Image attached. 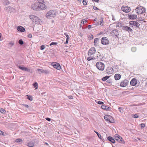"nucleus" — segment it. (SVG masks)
<instances>
[{
    "label": "nucleus",
    "mask_w": 147,
    "mask_h": 147,
    "mask_svg": "<svg viewBox=\"0 0 147 147\" xmlns=\"http://www.w3.org/2000/svg\"><path fill=\"white\" fill-rule=\"evenodd\" d=\"M29 17L33 22H35V24H41L42 22L41 20L37 17L33 15H31L29 16Z\"/></svg>",
    "instance_id": "1"
},
{
    "label": "nucleus",
    "mask_w": 147,
    "mask_h": 147,
    "mask_svg": "<svg viewBox=\"0 0 147 147\" xmlns=\"http://www.w3.org/2000/svg\"><path fill=\"white\" fill-rule=\"evenodd\" d=\"M56 16V13L54 10L49 11L46 14V17L47 18L51 19L54 17Z\"/></svg>",
    "instance_id": "2"
},
{
    "label": "nucleus",
    "mask_w": 147,
    "mask_h": 147,
    "mask_svg": "<svg viewBox=\"0 0 147 147\" xmlns=\"http://www.w3.org/2000/svg\"><path fill=\"white\" fill-rule=\"evenodd\" d=\"M121 23L119 22L118 23H115L112 24L110 25V27H116L119 28H129V27L127 26H124Z\"/></svg>",
    "instance_id": "3"
},
{
    "label": "nucleus",
    "mask_w": 147,
    "mask_h": 147,
    "mask_svg": "<svg viewBox=\"0 0 147 147\" xmlns=\"http://www.w3.org/2000/svg\"><path fill=\"white\" fill-rule=\"evenodd\" d=\"M97 68L100 70L103 71L105 68L104 64L101 62H97L96 64Z\"/></svg>",
    "instance_id": "4"
},
{
    "label": "nucleus",
    "mask_w": 147,
    "mask_h": 147,
    "mask_svg": "<svg viewBox=\"0 0 147 147\" xmlns=\"http://www.w3.org/2000/svg\"><path fill=\"white\" fill-rule=\"evenodd\" d=\"M135 10L136 13L138 14H142L145 11V9L141 6L138 7Z\"/></svg>",
    "instance_id": "5"
},
{
    "label": "nucleus",
    "mask_w": 147,
    "mask_h": 147,
    "mask_svg": "<svg viewBox=\"0 0 147 147\" xmlns=\"http://www.w3.org/2000/svg\"><path fill=\"white\" fill-rule=\"evenodd\" d=\"M101 42L102 44L107 45L109 43L108 39L106 37H104L101 39Z\"/></svg>",
    "instance_id": "6"
},
{
    "label": "nucleus",
    "mask_w": 147,
    "mask_h": 147,
    "mask_svg": "<svg viewBox=\"0 0 147 147\" xmlns=\"http://www.w3.org/2000/svg\"><path fill=\"white\" fill-rule=\"evenodd\" d=\"M115 137L116 140L118 142L121 143L122 144H124L125 143V142L123 139L118 134H116L115 136Z\"/></svg>",
    "instance_id": "7"
},
{
    "label": "nucleus",
    "mask_w": 147,
    "mask_h": 147,
    "mask_svg": "<svg viewBox=\"0 0 147 147\" xmlns=\"http://www.w3.org/2000/svg\"><path fill=\"white\" fill-rule=\"evenodd\" d=\"M43 2H38V7H39V10H44L47 7L43 3Z\"/></svg>",
    "instance_id": "8"
},
{
    "label": "nucleus",
    "mask_w": 147,
    "mask_h": 147,
    "mask_svg": "<svg viewBox=\"0 0 147 147\" xmlns=\"http://www.w3.org/2000/svg\"><path fill=\"white\" fill-rule=\"evenodd\" d=\"M95 48L94 47H91L89 50L88 52V55L89 56H91L94 54L96 52Z\"/></svg>",
    "instance_id": "9"
},
{
    "label": "nucleus",
    "mask_w": 147,
    "mask_h": 147,
    "mask_svg": "<svg viewBox=\"0 0 147 147\" xmlns=\"http://www.w3.org/2000/svg\"><path fill=\"white\" fill-rule=\"evenodd\" d=\"M129 23V24L131 25L129 26L131 27H133V26H135L138 28L140 25V24L138 22L135 21H130Z\"/></svg>",
    "instance_id": "10"
},
{
    "label": "nucleus",
    "mask_w": 147,
    "mask_h": 147,
    "mask_svg": "<svg viewBox=\"0 0 147 147\" xmlns=\"http://www.w3.org/2000/svg\"><path fill=\"white\" fill-rule=\"evenodd\" d=\"M104 118L107 121L113 123V121L112 120V118L111 116L108 115H106L104 116Z\"/></svg>",
    "instance_id": "11"
},
{
    "label": "nucleus",
    "mask_w": 147,
    "mask_h": 147,
    "mask_svg": "<svg viewBox=\"0 0 147 147\" xmlns=\"http://www.w3.org/2000/svg\"><path fill=\"white\" fill-rule=\"evenodd\" d=\"M31 8L32 9L34 10H39V7H38V2L35 3L33 4H32L31 6Z\"/></svg>",
    "instance_id": "12"
},
{
    "label": "nucleus",
    "mask_w": 147,
    "mask_h": 147,
    "mask_svg": "<svg viewBox=\"0 0 147 147\" xmlns=\"http://www.w3.org/2000/svg\"><path fill=\"white\" fill-rule=\"evenodd\" d=\"M52 65L54 68L58 70H60L61 69V66L59 63L56 62L52 63Z\"/></svg>",
    "instance_id": "13"
},
{
    "label": "nucleus",
    "mask_w": 147,
    "mask_h": 147,
    "mask_svg": "<svg viewBox=\"0 0 147 147\" xmlns=\"http://www.w3.org/2000/svg\"><path fill=\"white\" fill-rule=\"evenodd\" d=\"M110 34L112 36H115L117 37L119 35V32L116 29L113 30L110 32Z\"/></svg>",
    "instance_id": "14"
},
{
    "label": "nucleus",
    "mask_w": 147,
    "mask_h": 147,
    "mask_svg": "<svg viewBox=\"0 0 147 147\" xmlns=\"http://www.w3.org/2000/svg\"><path fill=\"white\" fill-rule=\"evenodd\" d=\"M128 83V80L126 79L125 80L121 82L120 86L122 87H125L127 85Z\"/></svg>",
    "instance_id": "15"
},
{
    "label": "nucleus",
    "mask_w": 147,
    "mask_h": 147,
    "mask_svg": "<svg viewBox=\"0 0 147 147\" xmlns=\"http://www.w3.org/2000/svg\"><path fill=\"white\" fill-rule=\"evenodd\" d=\"M106 71L107 73L108 74H112L114 72L113 68L111 67H108L106 69Z\"/></svg>",
    "instance_id": "16"
},
{
    "label": "nucleus",
    "mask_w": 147,
    "mask_h": 147,
    "mask_svg": "<svg viewBox=\"0 0 147 147\" xmlns=\"http://www.w3.org/2000/svg\"><path fill=\"white\" fill-rule=\"evenodd\" d=\"M121 9L122 11L126 13L128 12L130 10V7L127 6L122 7Z\"/></svg>",
    "instance_id": "17"
},
{
    "label": "nucleus",
    "mask_w": 147,
    "mask_h": 147,
    "mask_svg": "<svg viewBox=\"0 0 147 147\" xmlns=\"http://www.w3.org/2000/svg\"><path fill=\"white\" fill-rule=\"evenodd\" d=\"M137 83V80L136 79L134 78L132 79L130 82V84L131 86H135Z\"/></svg>",
    "instance_id": "18"
},
{
    "label": "nucleus",
    "mask_w": 147,
    "mask_h": 147,
    "mask_svg": "<svg viewBox=\"0 0 147 147\" xmlns=\"http://www.w3.org/2000/svg\"><path fill=\"white\" fill-rule=\"evenodd\" d=\"M37 70L38 71V73L39 74H41V73H45L47 74H48L49 73V71L47 70L38 69Z\"/></svg>",
    "instance_id": "19"
},
{
    "label": "nucleus",
    "mask_w": 147,
    "mask_h": 147,
    "mask_svg": "<svg viewBox=\"0 0 147 147\" xmlns=\"http://www.w3.org/2000/svg\"><path fill=\"white\" fill-rule=\"evenodd\" d=\"M18 68L20 69H21L23 71H27L28 72H30V69L28 68L25 67L23 66H18Z\"/></svg>",
    "instance_id": "20"
},
{
    "label": "nucleus",
    "mask_w": 147,
    "mask_h": 147,
    "mask_svg": "<svg viewBox=\"0 0 147 147\" xmlns=\"http://www.w3.org/2000/svg\"><path fill=\"white\" fill-rule=\"evenodd\" d=\"M5 9L7 11V12H12L14 10V9L12 7L10 6L5 7Z\"/></svg>",
    "instance_id": "21"
},
{
    "label": "nucleus",
    "mask_w": 147,
    "mask_h": 147,
    "mask_svg": "<svg viewBox=\"0 0 147 147\" xmlns=\"http://www.w3.org/2000/svg\"><path fill=\"white\" fill-rule=\"evenodd\" d=\"M128 18H129L131 20L135 19L137 18V15L134 14L128 15Z\"/></svg>",
    "instance_id": "22"
},
{
    "label": "nucleus",
    "mask_w": 147,
    "mask_h": 147,
    "mask_svg": "<svg viewBox=\"0 0 147 147\" xmlns=\"http://www.w3.org/2000/svg\"><path fill=\"white\" fill-rule=\"evenodd\" d=\"M101 107L102 109L106 111L110 110L111 109L110 107H108L107 106L105 105H102L101 106Z\"/></svg>",
    "instance_id": "23"
},
{
    "label": "nucleus",
    "mask_w": 147,
    "mask_h": 147,
    "mask_svg": "<svg viewBox=\"0 0 147 147\" xmlns=\"http://www.w3.org/2000/svg\"><path fill=\"white\" fill-rule=\"evenodd\" d=\"M114 78L116 80H119L121 78V75L119 74H116L114 76Z\"/></svg>",
    "instance_id": "24"
},
{
    "label": "nucleus",
    "mask_w": 147,
    "mask_h": 147,
    "mask_svg": "<svg viewBox=\"0 0 147 147\" xmlns=\"http://www.w3.org/2000/svg\"><path fill=\"white\" fill-rule=\"evenodd\" d=\"M99 39L98 38H96L94 40V45L95 47H97L98 45V42Z\"/></svg>",
    "instance_id": "25"
},
{
    "label": "nucleus",
    "mask_w": 147,
    "mask_h": 147,
    "mask_svg": "<svg viewBox=\"0 0 147 147\" xmlns=\"http://www.w3.org/2000/svg\"><path fill=\"white\" fill-rule=\"evenodd\" d=\"M107 139L113 143L115 142V140L111 137L109 136L107 138Z\"/></svg>",
    "instance_id": "26"
},
{
    "label": "nucleus",
    "mask_w": 147,
    "mask_h": 147,
    "mask_svg": "<svg viewBox=\"0 0 147 147\" xmlns=\"http://www.w3.org/2000/svg\"><path fill=\"white\" fill-rule=\"evenodd\" d=\"M34 145V144L32 142H30L28 143L27 146L30 147H33Z\"/></svg>",
    "instance_id": "27"
},
{
    "label": "nucleus",
    "mask_w": 147,
    "mask_h": 147,
    "mask_svg": "<svg viewBox=\"0 0 147 147\" xmlns=\"http://www.w3.org/2000/svg\"><path fill=\"white\" fill-rule=\"evenodd\" d=\"M17 30L20 32H24L25 30V28H17Z\"/></svg>",
    "instance_id": "28"
},
{
    "label": "nucleus",
    "mask_w": 147,
    "mask_h": 147,
    "mask_svg": "<svg viewBox=\"0 0 147 147\" xmlns=\"http://www.w3.org/2000/svg\"><path fill=\"white\" fill-rule=\"evenodd\" d=\"M26 96H27V98L28 99L30 100L31 101L32 100L33 98L31 96H29L28 95H26Z\"/></svg>",
    "instance_id": "29"
},
{
    "label": "nucleus",
    "mask_w": 147,
    "mask_h": 147,
    "mask_svg": "<svg viewBox=\"0 0 147 147\" xmlns=\"http://www.w3.org/2000/svg\"><path fill=\"white\" fill-rule=\"evenodd\" d=\"M110 77L109 76H107L105 77H104L102 79V80L103 81H105L107 80Z\"/></svg>",
    "instance_id": "30"
},
{
    "label": "nucleus",
    "mask_w": 147,
    "mask_h": 147,
    "mask_svg": "<svg viewBox=\"0 0 147 147\" xmlns=\"http://www.w3.org/2000/svg\"><path fill=\"white\" fill-rule=\"evenodd\" d=\"M94 57L89 56L87 57V60L88 61H90L91 60L94 59Z\"/></svg>",
    "instance_id": "31"
},
{
    "label": "nucleus",
    "mask_w": 147,
    "mask_h": 147,
    "mask_svg": "<svg viewBox=\"0 0 147 147\" xmlns=\"http://www.w3.org/2000/svg\"><path fill=\"white\" fill-rule=\"evenodd\" d=\"M33 86L34 88H35V89H36L38 88V84L37 82H35L33 84Z\"/></svg>",
    "instance_id": "32"
},
{
    "label": "nucleus",
    "mask_w": 147,
    "mask_h": 147,
    "mask_svg": "<svg viewBox=\"0 0 147 147\" xmlns=\"http://www.w3.org/2000/svg\"><path fill=\"white\" fill-rule=\"evenodd\" d=\"M124 30L127 31L129 32H131L132 31V30L131 28H124Z\"/></svg>",
    "instance_id": "33"
},
{
    "label": "nucleus",
    "mask_w": 147,
    "mask_h": 147,
    "mask_svg": "<svg viewBox=\"0 0 147 147\" xmlns=\"http://www.w3.org/2000/svg\"><path fill=\"white\" fill-rule=\"evenodd\" d=\"M39 28H33V30L36 32H38L39 31Z\"/></svg>",
    "instance_id": "34"
},
{
    "label": "nucleus",
    "mask_w": 147,
    "mask_h": 147,
    "mask_svg": "<svg viewBox=\"0 0 147 147\" xmlns=\"http://www.w3.org/2000/svg\"><path fill=\"white\" fill-rule=\"evenodd\" d=\"M10 3V2L7 0H4V3L6 5H9Z\"/></svg>",
    "instance_id": "35"
},
{
    "label": "nucleus",
    "mask_w": 147,
    "mask_h": 147,
    "mask_svg": "<svg viewBox=\"0 0 147 147\" xmlns=\"http://www.w3.org/2000/svg\"><path fill=\"white\" fill-rule=\"evenodd\" d=\"M18 42L21 45H22L24 44L23 41L22 39L20 40H19Z\"/></svg>",
    "instance_id": "36"
},
{
    "label": "nucleus",
    "mask_w": 147,
    "mask_h": 147,
    "mask_svg": "<svg viewBox=\"0 0 147 147\" xmlns=\"http://www.w3.org/2000/svg\"><path fill=\"white\" fill-rule=\"evenodd\" d=\"M22 141V139L20 138L17 139L16 140V142H20Z\"/></svg>",
    "instance_id": "37"
},
{
    "label": "nucleus",
    "mask_w": 147,
    "mask_h": 147,
    "mask_svg": "<svg viewBox=\"0 0 147 147\" xmlns=\"http://www.w3.org/2000/svg\"><path fill=\"white\" fill-rule=\"evenodd\" d=\"M94 132L96 133V134H97L98 136V137H99V138H101V136L100 135V134L99 133H98L96 131H94Z\"/></svg>",
    "instance_id": "38"
},
{
    "label": "nucleus",
    "mask_w": 147,
    "mask_h": 147,
    "mask_svg": "<svg viewBox=\"0 0 147 147\" xmlns=\"http://www.w3.org/2000/svg\"><path fill=\"white\" fill-rule=\"evenodd\" d=\"M0 111L1 113H5V109L3 108H1L0 109Z\"/></svg>",
    "instance_id": "39"
},
{
    "label": "nucleus",
    "mask_w": 147,
    "mask_h": 147,
    "mask_svg": "<svg viewBox=\"0 0 147 147\" xmlns=\"http://www.w3.org/2000/svg\"><path fill=\"white\" fill-rule=\"evenodd\" d=\"M57 42H52L50 44V46H52V45H57Z\"/></svg>",
    "instance_id": "40"
},
{
    "label": "nucleus",
    "mask_w": 147,
    "mask_h": 147,
    "mask_svg": "<svg viewBox=\"0 0 147 147\" xmlns=\"http://www.w3.org/2000/svg\"><path fill=\"white\" fill-rule=\"evenodd\" d=\"M118 109L120 112L121 113H123V109L121 107H119V108Z\"/></svg>",
    "instance_id": "41"
},
{
    "label": "nucleus",
    "mask_w": 147,
    "mask_h": 147,
    "mask_svg": "<svg viewBox=\"0 0 147 147\" xmlns=\"http://www.w3.org/2000/svg\"><path fill=\"white\" fill-rule=\"evenodd\" d=\"M136 49L135 47H132L131 49V51L133 52H135L136 51Z\"/></svg>",
    "instance_id": "42"
},
{
    "label": "nucleus",
    "mask_w": 147,
    "mask_h": 147,
    "mask_svg": "<svg viewBox=\"0 0 147 147\" xmlns=\"http://www.w3.org/2000/svg\"><path fill=\"white\" fill-rule=\"evenodd\" d=\"M14 44V42L13 41H12L9 42V44L10 45L11 47Z\"/></svg>",
    "instance_id": "43"
},
{
    "label": "nucleus",
    "mask_w": 147,
    "mask_h": 147,
    "mask_svg": "<svg viewBox=\"0 0 147 147\" xmlns=\"http://www.w3.org/2000/svg\"><path fill=\"white\" fill-rule=\"evenodd\" d=\"M82 3L84 5H86L87 4L86 0H82Z\"/></svg>",
    "instance_id": "44"
},
{
    "label": "nucleus",
    "mask_w": 147,
    "mask_h": 147,
    "mask_svg": "<svg viewBox=\"0 0 147 147\" xmlns=\"http://www.w3.org/2000/svg\"><path fill=\"white\" fill-rule=\"evenodd\" d=\"M86 22H87V21L85 19H84L82 20V22H81V24H83L85 25V23H86Z\"/></svg>",
    "instance_id": "45"
},
{
    "label": "nucleus",
    "mask_w": 147,
    "mask_h": 147,
    "mask_svg": "<svg viewBox=\"0 0 147 147\" xmlns=\"http://www.w3.org/2000/svg\"><path fill=\"white\" fill-rule=\"evenodd\" d=\"M132 115L133 116V117L135 118H138L139 117V116L137 114L133 115Z\"/></svg>",
    "instance_id": "46"
},
{
    "label": "nucleus",
    "mask_w": 147,
    "mask_h": 147,
    "mask_svg": "<svg viewBox=\"0 0 147 147\" xmlns=\"http://www.w3.org/2000/svg\"><path fill=\"white\" fill-rule=\"evenodd\" d=\"M45 48V46L44 45H42L40 47V49L43 50Z\"/></svg>",
    "instance_id": "47"
},
{
    "label": "nucleus",
    "mask_w": 147,
    "mask_h": 147,
    "mask_svg": "<svg viewBox=\"0 0 147 147\" xmlns=\"http://www.w3.org/2000/svg\"><path fill=\"white\" fill-rule=\"evenodd\" d=\"M64 34L66 36V37H67L66 38L69 39V36L67 34V33H65Z\"/></svg>",
    "instance_id": "48"
},
{
    "label": "nucleus",
    "mask_w": 147,
    "mask_h": 147,
    "mask_svg": "<svg viewBox=\"0 0 147 147\" xmlns=\"http://www.w3.org/2000/svg\"><path fill=\"white\" fill-rule=\"evenodd\" d=\"M97 103L98 104L102 105L104 104V102L102 101H99L97 102Z\"/></svg>",
    "instance_id": "49"
},
{
    "label": "nucleus",
    "mask_w": 147,
    "mask_h": 147,
    "mask_svg": "<svg viewBox=\"0 0 147 147\" xmlns=\"http://www.w3.org/2000/svg\"><path fill=\"white\" fill-rule=\"evenodd\" d=\"M140 126H141V128H144L145 127V125L143 123H141L140 124Z\"/></svg>",
    "instance_id": "50"
},
{
    "label": "nucleus",
    "mask_w": 147,
    "mask_h": 147,
    "mask_svg": "<svg viewBox=\"0 0 147 147\" xmlns=\"http://www.w3.org/2000/svg\"><path fill=\"white\" fill-rule=\"evenodd\" d=\"M93 9L94 10H98V9L96 7L94 6L93 7Z\"/></svg>",
    "instance_id": "51"
},
{
    "label": "nucleus",
    "mask_w": 147,
    "mask_h": 147,
    "mask_svg": "<svg viewBox=\"0 0 147 147\" xmlns=\"http://www.w3.org/2000/svg\"><path fill=\"white\" fill-rule=\"evenodd\" d=\"M69 39L66 38V41L65 42V44H67L68 43Z\"/></svg>",
    "instance_id": "52"
},
{
    "label": "nucleus",
    "mask_w": 147,
    "mask_h": 147,
    "mask_svg": "<svg viewBox=\"0 0 147 147\" xmlns=\"http://www.w3.org/2000/svg\"><path fill=\"white\" fill-rule=\"evenodd\" d=\"M100 24L101 26H102L103 25V24H102V20H101L100 21Z\"/></svg>",
    "instance_id": "53"
},
{
    "label": "nucleus",
    "mask_w": 147,
    "mask_h": 147,
    "mask_svg": "<svg viewBox=\"0 0 147 147\" xmlns=\"http://www.w3.org/2000/svg\"><path fill=\"white\" fill-rule=\"evenodd\" d=\"M3 132L1 130H0V135H3Z\"/></svg>",
    "instance_id": "54"
},
{
    "label": "nucleus",
    "mask_w": 147,
    "mask_h": 147,
    "mask_svg": "<svg viewBox=\"0 0 147 147\" xmlns=\"http://www.w3.org/2000/svg\"><path fill=\"white\" fill-rule=\"evenodd\" d=\"M46 120H47L48 121H51V119L50 118H48V117H47V118H46Z\"/></svg>",
    "instance_id": "55"
},
{
    "label": "nucleus",
    "mask_w": 147,
    "mask_h": 147,
    "mask_svg": "<svg viewBox=\"0 0 147 147\" xmlns=\"http://www.w3.org/2000/svg\"><path fill=\"white\" fill-rule=\"evenodd\" d=\"M28 37L30 38H32V35L31 34H29V35H28Z\"/></svg>",
    "instance_id": "56"
},
{
    "label": "nucleus",
    "mask_w": 147,
    "mask_h": 147,
    "mask_svg": "<svg viewBox=\"0 0 147 147\" xmlns=\"http://www.w3.org/2000/svg\"><path fill=\"white\" fill-rule=\"evenodd\" d=\"M112 20L114 21H115V20L114 16L113 15L112 16Z\"/></svg>",
    "instance_id": "57"
},
{
    "label": "nucleus",
    "mask_w": 147,
    "mask_h": 147,
    "mask_svg": "<svg viewBox=\"0 0 147 147\" xmlns=\"http://www.w3.org/2000/svg\"><path fill=\"white\" fill-rule=\"evenodd\" d=\"M68 98L70 99H72L73 98V97L72 96H68Z\"/></svg>",
    "instance_id": "58"
},
{
    "label": "nucleus",
    "mask_w": 147,
    "mask_h": 147,
    "mask_svg": "<svg viewBox=\"0 0 147 147\" xmlns=\"http://www.w3.org/2000/svg\"><path fill=\"white\" fill-rule=\"evenodd\" d=\"M99 1V0H92V1L97 3H98V2Z\"/></svg>",
    "instance_id": "59"
},
{
    "label": "nucleus",
    "mask_w": 147,
    "mask_h": 147,
    "mask_svg": "<svg viewBox=\"0 0 147 147\" xmlns=\"http://www.w3.org/2000/svg\"><path fill=\"white\" fill-rule=\"evenodd\" d=\"M24 107L26 108H28L29 107V106L28 105H24Z\"/></svg>",
    "instance_id": "60"
},
{
    "label": "nucleus",
    "mask_w": 147,
    "mask_h": 147,
    "mask_svg": "<svg viewBox=\"0 0 147 147\" xmlns=\"http://www.w3.org/2000/svg\"><path fill=\"white\" fill-rule=\"evenodd\" d=\"M37 1H40V2H44L43 0H37Z\"/></svg>",
    "instance_id": "61"
},
{
    "label": "nucleus",
    "mask_w": 147,
    "mask_h": 147,
    "mask_svg": "<svg viewBox=\"0 0 147 147\" xmlns=\"http://www.w3.org/2000/svg\"><path fill=\"white\" fill-rule=\"evenodd\" d=\"M90 37L91 39H92L93 38V36L92 35H91Z\"/></svg>",
    "instance_id": "62"
},
{
    "label": "nucleus",
    "mask_w": 147,
    "mask_h": 147,
    "mask_svg": "<svg viewBox=\"0 0 147 147\" xmlns=\"http://www.w3.org/2000/svg\"><path fill=\"white\" fill-rule=\"evenodd\" d=\"M35 27V25H33L32 26H30V27H31L32 28H33V27Z\"/></svg>",
    "instance_id": "63"
},
{
    "label": "nucleus",
    "mask_w": 147,
    "mask_h": 147,
    "mask_svg": "<svg viewBox=\"0 0 147 147\" xmlns=\"http://www.w3.org/2000/svg\"><path fill=\"white\" fill-rule=\"evenodd\" d=\"M17 28H23V27L22 26H18Z\"/></svg>",
    "instance_id": "64"
}]
</instances>
